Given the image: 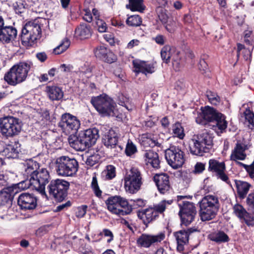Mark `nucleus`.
<instances>
[{"mask_svg": "<svg viewBox=\"0 0 254 254\" xmlns=\"http://www.w3.org/2000/svg\"><path fill=\"white\" fill-rule=\"evenodd\" d=\"M197 229L190 228L187 230H182L174 233V235L177 242V249L180 252H183L188 246L190 235L197 231Z\"/></svg>", "mask_w": 254, "mask_h": 254, "instance_id": "obj_19", "label": "nucleus"}, {"mask_svg": "<svg viewBox=\"0 0 254 254\" xmlns=\"http://www.w3.org/2000/svg\"><path fill=\"white\" fill-rule=\"evenodd\" d=\"M165 238L163 233L153 235L147 234H141L137 239L136 244L138 247L143 248H148L151 245L160 242Z\"/></svg>", "mask_w": 254, "mask_h": 254, "instance_id": "obj_18", "label": "nucleus"}, {"mask_svg": "<svg viewBox=\"0 0 254 254\" xmlns=\"http://www.w3.org/2000/svg\"><path fill=\"white\" fill-rule=\"evenodd\" d=\"M80 121L74 116L65 113L62 116L59 126L66 134H74L80 127Z\"/></svg>", "mask_w": 254, "mask_h": 254, "instance_id": "obj_15", "label": "nucleus"}, {"mask_svg": "<svg viewBox=\"0 0 254 254\" xmlns=\"http://www.w3.org/2000/svg\"><path fill=\"white\" fill-rule=\"evenodd\" d=\"M91 188L97 196L100 197L101 196L102 192L99 187L96 176H94L92 177Z\"/></svg>", "mask_w": 254, "mask_h": 254, "instance_id": "obj_48", "label": "nucleus"}, {"mask_svg": "<svg viewBox=\"0 0 254 254\" xmlns=\"http://www.w3.org/2000/svg\"><path fill=\"white\" fill-rule=\"evenodd\" d=\"M145 144L148 145L149 147L160 146L161 144V140H158L155 137H147L143 140Z\"/></svg>", "mask_w": 254, "mask_h": 254, "instance_id": "obj_46", "label": "nucleus"}, {"mask_svg": "<svg viewBox=\"0 0 254 254\" xmlns=\"http://www.w3.org/2000/svg\"><path fill=\"white\" fill-rule=\"evenodd\" d=\"M50 176L48 171L45 168L39 169L34 177L26 180L25 183L28 188L39 191L42 195L46 196L45 186L49 182Z\"/></svg>", "mask_w": 254, "mask_h": 254, "instance_id": "obj_9", "label": "nucleus"}, {"mask_svg": "<svg viewBox=\"0 0 254 254\" xmlns=\"http://www.w3.org/2000/svg\"><path fill=\"white\" fill-rule=\"evenodd\" d=\"M145 164L155 169L160 168V160L157 153L152 150H146L143 154Z\"/></svg>", "mask_w": 254, "mask_h": 254, "instance_id": "obj_26", "label": "nucleus"}, {"mask_svg": "<svg viewBox=\"0 0 254 254\" xmlns=\"http://www.w3.org/2000/svg\"><path fill=\"white\" fill-rule=\"evenodd\" d=\"M137 151L136 146L132 142H128L127 144L125 152L127 156H130Z\"/></svg>", "mask_w": 254, "mask_h": 254, "instance_id": "obj_51", "label": "nucleus"}, {"mask_svg": "<svg viewBox=\"0 0 254 254\" xmlns=\"http://www.w3.org/2000/svg\"><path fill=\"white\" fill-rule=\"evenodd\" d=\"M41 28L37 20L27 23L22 29L21 40L23 43L32 45L35 41L40 39Z\"/></svg>", "mask_w": 254, "mask_h": 254, "instance_id": "obj_11", "label": "nucleus"}, {"mask_svg": "<svg viewBox=\"0 0 254 254\" xmlns=\"http://www.w3.org/2000/svg\"><path fill=\"white\" fill-rule=\"evenodd\" d=\"M87 206L86 205H82L77 207L75 212V215L78 218L83 217L86 213Z\"/></svg>", "mask_w": 254, "mask_h": 254, "instance_id": "obj_54", "label": "nucleus"}, {"mask_svg": "<svg viewBox=\"0 0 254 254\" xmlns=\"http://www.w3.org/2000/svg\"><path fill=\"white\" fill-rule=\"evenodd\" d=\"M239 163L243 166L249 177L254 181V161L250 165L244 164L240 162H239Z\"/></svg>", "mask_w": 254, "mask_h": 254, "instance_id": "obj_50", "label": "nucleus"}, {"mask_svg": "<svg viewBox=\"0 0 254 254\" xmlns=\"http://www.w3.org/2000/svg\"><path fill=\"white\" fill-rule=\"evenodd\" d=\"M132 11L143 12L145 8L143 0H129V4L126 5Z\"/></svg>", "mask_w": 254, "mask_h": 254, "instance_id": "obj_34", "label": "nucleus"}, {"mask_svg": "<svg viewBox=\"0 0 254 254\" xmlns=\"http://www.w3.org/2000/svg\"><path fill=\"white\" fill-rule=\"evenodd\" d=\"M208 238L217 244L228 242L230 238L227 234L223 231H216L208 235Z\"/></svg>", "mask_w": 254, "mask_h": 254, "instance_id": "obj_32", "label": "nucleus"}, {"mask_svg": "<svg viewBox=\"0 0 254 254\" xmlns=\"http://www.w3.org/2000/svg\"><path fill=\"white\" fill-rule=\"evenodd\" d=\"M152 39L156 44L161 46L164 45L167 41L166 37L161 34L157 35L155 37H153Z\"/></svg>", "mask_w": 254, "mask_h": 254, "instance_id": "obj_53", "label": "nucleus"}, {"mask_svg": "<svg viewBox=\"0 0 254 254\" xmlns=\"http://www.w3.org/2000/svg\"><path fill=\"white\" fill-rule=\"evenodd\" d=\"M246 120L248 121L250 125L249 127L252 129H254V114L250 110L247 109L245 112Z\"/></svg>", "mask_w": 254, "mask_h": 254, "instance_id": "obj_49", "label": "nucleus"}, {"mask_svg": "<svg viewBox=\"0 0 254 254\" xmlns=\"http://www.w3.org/2000/svg\"><path fill=\"white\" fill-rule=\"evenodd\" d=\"M133 65L135 72H142L145 74L152 73L155 71V67L153 64H148L147 62L141 61H134Z\"/></svg>", "mask_w": 254, "mask_h": 254, "instance_id": "obj_28", "label": "nucleus"}, {"mask_svg": "<svg viewBox=\"0 0 254 254\" xmlns=\"http://www.w3.org/2000/svg\"><path fill=\"white\" fill-rule=\"evenodd\" d=\"M108 209L112 213L124 216L130 214L132 210L131 204L120 196L110 197L105 201Z\"/></svg>", "mask_w": 254, "mask_h": 254, "instance_id": "obj_6", "label": "nucleus"}, {"mask_svg": "<svg viewBox=\"0 0 254 254\" xmlns=\"http://www.w3.org/2000/svg\"><path fill=\"white\" fill-rule=\"evenodd\" d=\"M207 96L209 101L212 105H217L219 104L220 98L216 93L208 91L207 92Z\"/></svg>", "mask_w": 254, "mask_h": 254, "instance_id": "obj_44", "label": "nucleus"}, {"mask_svg": "<svg viewBox=\"0 0 254 254\" xmlns=\"http://www.w3.org/2000/svg\"><path fill=\"white\" fill-rule=\"evenodd\" d=\"M243 219H244L247 225L251 226H254V217L249 213H248V215H247Z\"/></svg>", "mask_w": 254, "mask_h": 254, "instance_id": "obj_62", "label": "nucleus"}, {"mask_svg": "<svg viewBox=\"0 0 254 254\" xmlns=\"http://www.w3.org/2000/svg\"><path fill=\"white\" fill-rule=\"evenodd\" d=\"M18 204L22 209L32 210L37 206V199L32 194L22 193L18 197Z\"/></svg>", "mask_w": 254, "mask_h": 254, "instance_id": "obj_20", "label": "nucleus"}, {"mask_svg": "<svg viewBox=\"0 0 254 254\" xmlns=\"http://www.w3.org/2000/svg\"><path fill=\"white\" fill-rule=\"evenodd\" d=\"M208 170L214 173L218 179L221 180L230 186H232L227 174L225 173L226 167L224 162H219L212 159L209 161Z\"/></svg>", "mask_w": 254, "mask_h": 254, "instance_id": "obj_17", "label": "nucleus"}, {"mask_svg": "<svg viewBox=\"0 0 254 254\" xmlns=\"http://www.w3.org/2000/svg\"><path fill=\"white\" fill-rule=\"evenodd\" d=\"M79 133L78 136L70 135L68 138L70 146L77 151H84L88 146Z\"/></svg>", "mask_w": 254, "mask_h": 254, "instance_id": "obj_29", "label": "nucleus"}, {"mask_svg": "<svg viewBox=\"0 0 254 254\" xmlns=\"http://www.w3.org/2000/svg\"><path fill=\"white\" fill-rule=\"evenodd\" d=\"M142 184L140 171L136 168H132L124 178V186L126 191L131 194L137 192Z\"/></svg>", "mask_w": 254, "mask_h": 254, "instance_id": "obj_12", "label": "nucleus"}, {"mask_svg": "<svg viewBox=\"0 0 254 254\" xmlns=\"http://www.w3.org/2000/svg\"><path fill=\"white\" fill-rule=\"evenodd\" d=\"M96 24L98 27V30L99 32H105L107 29V25L105 22L102 20L98 18L96 21Z\"/></svg>", "mask_w": 254, "mask_h": 254, "instance_id": "obj_55", "label": "nucleus"}, {"mask_svg": "<svg viewBox=\"0 0 254 254\" xmlns=\"http://www.w3.org/2000/svg\"><path fill=\"white\" fill-rule=\"evenodd\" d=\"M165 156L168 164L173 169L181 167L185 163V153L176 146H172L165 150Z\"/></svg>", "mask_w": 254, "mask_h": 254, "instance_id": "obj_14", "label": "nucleus"}, {"mask_svg": "<svg viewBox=\"0 0 254 254\" xmlns=\"http://www.w3.org/2000/svg\"><path fill=\"white\" fill-rule=\"evenodd\" d=\"M234 212L235 214L240 219H243L247 215L248 212L240 204H236L233 207Z\"/></svg>", "mask_w": 254, "mask_h": 254, "instance_id": "obj_41", "label": "nucleus"}, {"mask_svg": "<svg viewBox=\"0 0 254 254\" xmlns=\"http://www.w3.org/2000/svg\"><path fill=\"white\" fill-rule=\"evenodd\" d=\"M198 68L203 73H206L208 71V65L204 60H200Z\"/></svg>", "mask_w": 254, "mask_h": 254, "instance_id": "obj_61", "label": "nucleus"}, {"mask_svg": "<svg viewBox=\"0 0 254 254\" xmlns=\"http://www.w3.org/2000/svg\"><path fill=\"white\" fill-rule=\"evenodd\" d=\"M197 113L195 121L198 124L206 125L211 123L210 126L217 127L220 132H222L227 127L225 116L212 108L205 107L201 112Z\"/></svg>", "mask_w": 254, "mask_h": 254, "instance_id": "obj_1", "label": "nucleus"}, {"mask_svg": "<svg viewBox=\"0 0 254 254\" xmlns=\"http://www.w3.org/2000/svg\"><path fill=\"white\" fill-rule=\"evenodd\" d=\"M22 123L16 117L8 116L0 118V131L6 138L18 135L22 129Z\"/></svg>", "mask_w": 254, "mask_h": 254, "instance_id": "obj_5", "label": "nucleus"}, {"mask_svg": "<svg viewBox=\"0 0 254 254\" xmlns=\"http://www.w3.org/2000/svg\"><path fill=\"white\" fill-rule=\"evenodd\" d=\"M30 62H19L13 65L4 75V81L9 85L15 86L26 80L32 65Z\"/></svg>", "mask_w": 254, "mask_h": 254, "instance_id": "obj_2", "label": "nucleus"}, {"mask_svg": "<svg viewBox=\"0 0 254 254\" xmlns=\"http://www.w3.org/2000/svg\"><path fill=\"white\" fill-rule=\"evenodd\" d=\"M46 92L49 98L52 101L60 100L64 96L62 89L57 86H47Z\"/></svg>", "mask_w": 254, "mask_h": 254, "instance_id": "obj_31", "label": "nucleus"}, {"mask_svg": "<svg viewBox=\"0 0 254 254\" xmlns=\"http://www.w3.org/2000/svg\"><path fill=\"white\" fill-rule=\"evenodd\" d=\"M71 205V202L70 201H67L64 203H62L61 204L57 206L56 209L55 210L56 212L61 211L62 210H65L67 209L69 207H70Z\"/></svg>", "mask_w": 254, "mask_h": 254, "instance_id": "obj_60", "label": "nucleus"}, {"mask_svg": "<svg viewBox=\"0 0 254 254\" xmlns=\"http://www.w3.org/2000/svg\"><path fill=\"white\" fill-rule=\"evenodd\" d=\"M246 202L250 208L254 209V192L251 193L248 195Z\"/></svg>", "mask_w": 254, "mask_h": 254, "instance_id": "obj_59", "label": "nucleus"}, {"mask_svg": "<svg viewBox=\"0 0 254 254\" xmlns=\"http://www.w3.org/2000/svg\"><path fill=\"white\" fill-rule=\"evenodd\" d=\"M126 22L128 26L137 27L141 25L142 18L138 15H133L128 17Z\"/></svg>", "mask_w": 254, "mask_h": 254, "instance_id": "obj_39", "label": "nucleus"}, {"mask_svg": "<svg viewBox=\"0 0 254 254\" xmlns=\"http://www.w3.org/2000/svg\"><path fill=\"white\" fill-rule=\"evenodd\" d=\"M108 50L104 46H99L94 50V53L97 58L102 60L104 58Z\"/></svg>", "mask_w": 254, "mask_h": 254, "instance_id": "obj_45", "label": "nucleus"}, {"mask_svg": "<svg viewBox=\"0 0 254 254\" xmlns=\"http://www.w3.org/2000/svg\"><path fill=\"white\" fill-rule=\"evenodd\" d=\"M70 43V41L67 38L64 39L60 44L54 49V53L57 55L63 53L68 48Z\"/></svg>", "mask_w": 254, "mask_h": 254, "instance_id": "obj_37", "label": "nucleus"}, {"mask_svg": "<svg viewBox=\"0 0 254 254\" xmlns=\"http://www.w3.org/2000/svg\"><path fill=\"white\" fill-rule=\"evenodd\" d=\"M199 215L202 221L214 219L219 210L220 203L218 197L215 195L208 194L199 201Z\"/></svg>", "mask_w": 254, "mask_h": 254, "instance_id": "obj_3", "label": "nucleus"}, {"mask_svg": "<svg viewBox=\"0 0 254 254\" xmlns=\"http://www.w3.org/2000/svg\"><path fill=\"white\" fill-rule=\"evenodd\" d=\"M24 173L23 175L27 177L26 180H29L30 177L34 176L39 169V164L32 159H27L23 163Z\"/></svg>", "mask_w": 254, "mask_h": 254, "instance_id": "obj_27", "label": "nucleus"}, {"mask_svg": "<svg viewBox=\"0 0 254 254\" xmlns=\"http://www.w3.org/2000/svg\"><path fill=\"white\" fill-rule=\"evenodd\" d=\"M132 203L131 204L132 207H133L134 208H137L140 207H143L145 206L146 204V201L142 199H137L135 200L131 199L130 200Z\"/></svg>", "mask_w": 254, "mask_h": 254, "instance_id": "obj_58", "label": "nucleus"}, {"mask_svg": "<svg viewBox=\"0 0 254 254\" xmlns=\"http://www.w3.org/2000/svg\"><path fill=\"white\" fill-rule=\"evenodd\" d=\"M205 169V165L200 162H197L195 166L194 172L195 173H200L203 172V171Z\"/></svg>", "mask_w": 254, "mask_h": 254, "instance_id": "obj_63", "label": "nucleus"}, {"mask_svg": "<svg viewBox=\"0 0 254 254\" xmlns=\"http://www.w3.org/2000/svg\"><path fill=\"white\" fill-rule=\"evenodd\" d=\"M174 51L175 48L171 47L169 45L164 46L161 51V56L163 61L167 64L169 63Z\"/></svg>", "mask_w": 254, "mask_h": 254, "instance_id": "obj_35", "label": "nucleus"}, {"mask_svg": "<svg viewBox=\"0 0 254 254\" xmlns=\"http://www.w3.org/2000/svg\"><path fill=\"white\" fill-rule=\"evenodd\" d=\"M105 40L109 42L111 45H114L115 44L114 35L110 33L105 34L103 35Z\"/></svg>", "mask_w": 254, "mask_h": 254, "instance_id": "obj_64", "label": "nucleus"}, {"mask_svg": "<svg viewBox=\"0 0 254 254\" xmlns=\"http://www.w3.org/2000/svg\"><path fill=\"white\" fill-rule=\"evenodd\" d=\"M180 54V52L175 48V51L173 52L171 59L172 61L173 66L176 70H178L180 65L181 57Z\"/></svg>", "mask_w": 254, "mask_h": 254, "instance_id": "obj_42", "label": "nucleus"}, {"mask_svg": "<svg viewBox=\"0 0 254 254\" xmlns=\"http://www.w3.org/2000/svg\"><path fill=\"white\" fill-rule=\"evenodd\" d=\"M213 144V138L210 134L203 132L191 139L190 144V153L197 156H203L208 152Z\"/></svg>", "mask_w": 254, "mask_h": 254, "instance_id": "obj_4", "label": "nucleus"}, {"mask_svg": "<svg viewBox=\"0 0 254 254\" xmlns=\"http://www.w3.org/2000/svg\"><path fill=\"white\" fill-rule=\"evenodd\" d=\"M118 133L113 129H110L105 132L102 137V142L108 148L112 149L118 146Z\"/></svg>", "mask_w": 254, "mask_h": 254, "instance_id": "obj_23", "label": "nucleus"}, {"mask_svg": "<svg viewBox=\"0 0 254 254\" xmlns=\"http://www.w3.org/2000/svg\"><path fill=\"white\" fill-rule=\"evenodd\" d=\"M179 205L180 208L179 214L181 219L182 225L187 226L194 219L196 213L195 207L193 203L189 201H185Z\"/></svg>", "mask_w": 254, "mask_h": 254, "instance_id": "obj_16", "label": "nucleus"}, {"mask_svg": "<svg viewBox=\"0 0 254 254\" xmlns=\"http://www.w3.org/2000/svg\"><path fill=\"white\" fill-rule=\"evenodd\" d=\"M249 147L248 144L245 143L237 142L232 151L230 156L231 160L235 161L245 160L247 156L246 151L249 149Z\"/></svg>", "mask_w": 254, "mask_h": 254, "instance_id": "obj_21", "label": "nucleus"}, {"mask_svg": "<svg viewBox=\"0 0 254 254\" xmlns=\"http://www.w3.org/2000/svg\"><path fill=\"white\" fill-rule=\"evenodd\" d=\"M173 202V200H163L153 207H148L140 210L138 212V217L142 220L143 223L147 225L154 220L159 214H161L167 207Z\"/></svg>", "mask_w": 254, "mask_h": 254, "instance_id": "obj_8", "label": "nucleus"}, {"mask_svg": "<svg viewBox=\"0 0 254 254\" xmlns=\"http://www.w3.org/2000/svg\"><path fill=\"white\" fill-rule=\"evenodd\" d=\"M165 28L168 32L170 33H174L176 29V22L173 20L168 21L165 25Z\"/></svg>", "mask_w": 254, "mask_h": 254, "instance_id": "obj_56", "label": "nucleus"}, {"mask_svg": "<svg viewBox=\"0 0 254 254\" xmlns=\"http://www.w3.org/2000/svg\"><path fill=\"white\" fill-rule=\"evenodd\" d=\"M69 183L62 179L52 180L48 186L49 193L57 201H63L67 195Z\"/></svg>", "mask_w": 254, "mask_h": 254, "instance_id": "obj_13", "label": "nucleus"}, {"mask_svg": "<svg viewBox=\"0 0 254 254\" xmlns=\"http://www.w3.org/2000/svg\"><path fill=\"white\" fill-rule=\"evenodd\" d=\"M79 133L88 147L94 145L99 137L98 130L96 128H89Z\"/></svg>", "mask_w": 254, "mask_h": 254, "instance_id": "obj_22", "label": "nucleus"}, {"mask_svg": "<svg viewBox=\"0 0 254 254\" xmlns=\"http://www.w3.org/2000/svg\"><path fill=\"white\" fill-rule=\"evenodd\" d=\"M173 133L175 136L183 139L185 136L184 128L180 123H176L172 127Z\"/></svg>", "mask_w": 254, "mask_h": 254, "instance_id": "obj_40", "label": "nucleus"}, {"mask_svg": "<svg viewBox=\"0 0 254 254\" xmlns=\"http://www.w3.org/2000/svg\"><path fill=\"white\" fill-rule=\"evenodd\" d=\"M245 42L249 45L253 46L254 43V37L253 35L252 30L248 29L244 31Z\"/></svg>", "mask_w": 254, "mask_h": 254, "instance_id": "obj_47", "label": "nucleus"}, {"mask_svg": "<svg viewBox=\"0 0 254 254\" xmlns=\"http://www.w3.org/2000/svg\"><path fill=\"white\" fill-rule=\"evenodd\" d=\"M101 159L100 155L98 153H94L89 156L86 160V164L89 166H93L98 163Z\"/></svg>", "mask_w": 254, "mask_h": 254, "instance_id": "obj_43", "label": "nucleus"}, {"mask_svg": "<svg viewBox=\"0 0 254 254\" xmlns=\"http://www.w3.org/2000/svg\"><path fill=\"white\" fill-rule=\"evenodd\" d=\"M96 110L103 116H114L116 104L108 96L105 94L93 97L90 101Z\"/></svg>", "mask_w": 254, "mask_h": 254, "instance_id": "obj_10", "label": "nucleus"}, {"mask_svg": "<svg viewBox=\"0 0 254 254\" xmlns=\"http://www.w3.org/2000/svg\"><path fill=\"white\" fill-rule=\"evenodd\" d=\"M154 181L160 193L165 194L170 190L169 176L167 174H161L156 175L154 177Z\"/></svg>", "mask_w": 254, "mask_h": 254, "instance_id": "obj_25", "label": "nucleus"}, {"mask_svg": "<svg viewBox=\"0 0 254 254\" xmlns=\"http://www.w3.org/2000/svg\"><path fill=\"white\" fill-rule=\"evenodd\" d=\"M102 60L108 63H112L116 60V56L112 51L108 50Z\"/></svg>", "mask_w": 254, "mask_h": 254, "instance_id": "obj_52", "label": "nucleus"}, {"mask_svg": "<svg viewBox=\"0 0 254 254\" xmlns=\"http://www.w3.org/2000/svg\"><path fill=\"white\" fill-rule=\"evenodd\" d=\"M76 36L80 39L89 38L91 36L90 28L86 24H81L75 31Z\"/></svg>", "mask_w": 254, "mask_h": 254, "instance_id": "obj_33", "label": "nucleus"}, {"mask_svg": "<svg viewBox=\"0 0 254 254\" xmlns=\"http://www.w3.org/2000/svg\"><path fill=\"white\" fill-rule=\"evenodd\" d=\"M59 69L62 72L65 73V75H68L72 70L73 66L70 64H62L60 65Z\"/></svg>", "mask_w": 254, "mask_h": 254, "instance_id": "obj_57", "label": "nucleus"}, {"mask_svg": "<svg viewBox=\"0 0 254 254\" xmlns=\"http://www.w3.org/2000/svg\"><path fill=\"white\" fill-rule=\"evenodd\" d=\"M10 191V188L0 191V206L4 205L11 201L12 194L8 192Z\"/></svg>", "mask_w": 254, "mask_h": 254, "instance_id": "obj_38", "label": "nucleus"}, {"mask_svg": "<svg viewBox=\"0 0 254 254\" xmlns=\"http://www.w3.org/2000/svg\"><path fill=\"white\" fill-rule=\"evenodd\" d=\"M17 36V30L11 26H3L0 30V41L8 43L14 40Z\"/></svg>", "mask_w": 254, "mask_h": 254, "instance_id": "obj_24", "label": "nucleus"}, {"mask_svg": "<svg viewBox=\"0 0 254 254\" xmlns=\"http://www.w3.org/2000/svg\"><path fill=\"white\" fill-rule=\"evenodd\" d=\"M237 194L241 199H244L247 194L251 185L247 182L240 180H234Z\"/></svg>", "mask_w": 254, "mask_h": 254, "instance_id": "obj_30", "label": "nucleus"}, {"mask_svg": "<svg viewBox=\"0 0 254 254\" xmlns=\"http://www.w3.org/2000/svg\"><path fill=\"white\" fill-rule=\"evenodd\" d=\"M102 176L105 180H112L116 176V168L111 165H108L102 172Z\"/></svg>", "mask_w": 254, "mask_h": 254, "instance_id": "obj_36", "label": "nucleus"}, {"mask_svg": "<svg viewBox=\"0 0 254 254\" xmlns=\"http://www.w3.org/2000/svg\"><path fill=\"white\" fill-rule=\"evenodd\" d=\"M78 167V162L73 158L63 156L56 160V169L59 176L72 177L76 174Z\"/></svg>", "mask_w": 254, "mask_h": 254, "instance_id": "obj_7", "label": "nucleus"}]
</instances>
